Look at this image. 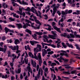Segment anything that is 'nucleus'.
<instances>
[{
    "mask_svg": "<svg viewBox=\"0 0 80 80\" xmlns=\"http://www.w3.org/2000/svg\"><path fill=\"white\" fill-rule=\"evenodd\" d=\"M51 33H52L53 35H48V37L50 38H52V39H53V40H55L56 39V37L57 36L56 33H55V32H54L53 31H51Z\"/></svg>",
    "mask_w": 80,
    "mask_h": 80,
    "instance_id": "3",
    "label": "nucleus"
},
{
    "mask_svg": "<svg viewBox=\"0 0 80 80\" xmlns=\"http://www.w3.org/2000/svg\"><path fill=\"white\" fill-rule=\"evenodd\" d=\"M18 35H19V36H21V37H23V34L19 33L18 34Z\"/></svg>",
    "mask_w": 80,
    "mask_h": 80,
    "instance_id": "56",
    "label": "nucleus"
},
{
    "mask_svg": "<svg viewBox=\"0 0 80 80\" xmlns=\"http://www.w3.org/2000/svg\"><path fill=\"white\" fill-rule=\"evenodd\" d=\"M12 57H13V58L12 59V62H13V61H14L15 59H16L17 58V56L15 55V54H12Z\"/></svg>",
    "mask_w": 80,
    "mask_h": 80,
    "instance_id": "29",
    "label": "nucleus"
},
{
    "mask_svg": "<svg viewBox=\"0 0 80 80\" xmlns=\"http://www.w3.org/2000/svg\"><path fill=\"white\" fill-rule=\"evenodd\" d=\"M12 5L14 7H15V5H17V4H16V3L14 2H12Z\"/></svg>",
    "mask_w": 80,
    "mask_h": 80,
    "instance_id": "52",
    "label": "nucleus"
},
{
    "mask_svg": "<svg viewBox=\"0 0 80 80\" xmlns=\"http://www.w3.org/2000/svg\"><path fill=\"white\" fill-rule=\"evenodd\" d=\"M36 48H34V55L32 54V52H29L28 53V55L30 57H31L32 58H35L36 60L39 61V64L40 67L42 65V57L41 56V54L40 53H38V55L37 56V52H36Z\"/></svg>",
    "mask_w": 80,
    "mask_h": 80,
    "instance_id": "1",
    "label": "nucleus"
},
{
    "mask_svg": "<svg viewBox=\"0 0 80 80\" xmlns=\"http://www.w3.org/2000/svg\"><path fill=\"white\" fill-rule=\"evenodd\" d=\"M39 69V65L38 64L36 66V70L37 72L38 71V70Z\"/></svg>",
    "mask_w": 80,
    "mask_h": 80,
    "instance_id": "51",
    "label": "nucleus"
},
{
    "mask_svg": "<svg viewBox=\"0 0 80 80\" xmlns=\"http://www.w3.org/2000/svg\"><path fill=\"white\" fill-rule=\"evenodd\" d=\"M11 80H14V79H15V78L14 76H11Z\"/></svg>",
    "mask_w": 80,
    "mask_h": 80,
    "instance_id": "54",
    "label": "nucleus"
},
{
    "mask_svg": "<svg viewBox=\"0 0 80 80\" xmlns=\"http://www.w3.org/2000/svg\"><path fill=\"white\" fill-rule=\"evenodd\" d=\"M13 62H10V65L11 66V68H10V71L12 74H13V70H14V68L13 67H12L13 66Z\"/></svg>",
    "mask_w": 80,
    "mask_h": 80,
    "instance_id": "8",
    "label": "nucleus"
},
{
    "mask_svg": "<svg viewBox=\"0 0 80 80\" xmlns=\"http://www.w3.org/2000/svg\"><path fill=\"white\" fill-rule=\"evenodd\" d=\"M68 3L72 4V0H67Z\"/></svg>",
    "mask_w": 80,
    "mask_h": 80,
    "instance_id": "60",
    "label": "nucleus"
},
{
    "mask_svg": "<svg viewBox=\"0 0 80 80\" xmlns=\"http://www.w3.org/2000/svg\"><path fill=\"white\" fill-rule=\"evenodd\" d=\"M25 11H28V12H27V14H28L29 15H30L31 14L30 12V11L31 10V9L30 8L28 7L27 8L25 9Z\"/></svg>",
    "mask_w": 80,
    "mask_h": 80,
    "instance_id": "21",
    "label": "nucleus"
},
{
    "mask_svg": "<svg viewBox=\"0 0 80 80\" xmlns=\"http://www.w3.org/2000/svg\"><path fill=\"white\" fill-rule=\"evenodd\" d=\"M14 43L15 44H16V45H17L18 43H20V41H19V40H18V39H16Z\"/></svg>",
    "mask_w": 80,
    "mask_h": 80,
    "instance_id": "36",
    "label": "nucleus"
},
{
    "mask_svg": "<svg viewBox=\"0 0 80 80\" xmlns=\"http://www.w3.org/2000/svg\"><path fill=\"white\" fill-rule=\"evenodd\" d=\"M29 43H31L32 45H34V44H36V43H38V42L34 41H31L29 42Z\"/></svg>",
    "mask_w": 80,
    "mask_h": 80,
    "instance_id": "23",
    "label": "nucleus"
},
{
    "mask_svg": "<svg viewBox=\"0 0 80 80\" xmlns=\"http://www.w3.org/2000/svg\"><path fill=\"white\" fill-rule=\"evenodd\" d=\"M23 28H27V27L28 26L30 27V25L28 23H26V24H25V23L23 22Z\"/></svg>",
    "mask_w": 80,
    "mask_h": 80,
    "instance_id": "17",
    "label": "nucleus"
},
{
    "mask_svg": "<svg viewBox=\"0 0 80 80\" xmlns=\"http://www.w3.org/2000/svg\"><path fill=\"white\" fill-rule=\"evenodd\" d=\"M48 73V69L47 68H46L45 69L44 72V75L46 77H47V74Z\"/></svg>",
    "mask_w": 80,
    "mask_h": 80,
    "instance_id": "18",
    "label": "nucleus"
},
{
    "mask_svg": "<svg viewBox=\"0 0 80 80\" xmlns=\"http://www.w3.org/2000/svg\"><path fill=\"white\" fill-rule=\"evenodd\" d=\"M37 45V47H38V48L39 49L38 50L37 48H36V52H37V53L38 52H41V51H42V48H41V46L40 45L38 44Z\"/></svg>",
    "mask_w": 80,
    "mask_h": 80,
    "instance_id": "9",
    "label": "nucleus"
},
{
    "mask_svg": "<svg viewBox=\"0 0 80 80\" xmlns=\"http://www.w3.org/2000/svg\"><path fill=\"white\" fill-rule=\"evenodd\" d=\"M0 52H6V49H3L2 48L0 47Z\"/></svg>",
    "mask_w": 80,
    "mask_h": 80,
    "instance_id": "37",
    "label": "nucleus"
},
{
    "mask_svg": "<svg viewBox=\"0 0 80 80\" xmlns=\"http://www.w3.org/2000/svg\"><path fill=\"white\" fill-rule=\"evenodd\" d=\"M54 65H56V63L54 62H52L51 63V64L50 66H54Z\"/></svg>",
    "mask_w": 80,
    "mask_h": 80,
    "instance_id": "61",
    "label": "nucleus"
},
{
    "mask_svg": "<svg viewBox=\"0 0 80 80\" xmlns=\"http://www.w3.org/2000/svg\"><path fill=\"white\" fill-rule=\"evenodd\" d=\"M70 38H74L75 37L74 35L70 33Z\"/></svg>",
    "mask_w": 80,
    "mask_h": 80,
    "instance_id": "49",
    "label": "nucleus"
},
{
    "mask_svg": "<svg viewBox=\"0 0 80 80\" xmlns=\"http://www.w3.org/2000/svg\"><path fill=\"white\" fill-rule=\"evenodd\" d=\"M38 13H39V14H38V13H37L36 11V12L35 13V14H36V15L37 16H38V17H39L40 18H42V16H41V12H40V11H38Z\"/></svg>",
    "mask_w": 80,
    "mask_h": 80,
    "instance_id": "24",
    "label": "nucleus"
},
{
    "mask_svg": "<svg viewBox=\"0 0 80 80\" xmlns=\"http://www.w3.org/2000/svg\"><path fill=\"white\" fill-rule=\"evenodd\" d=\"M7 53L8 54V57H10V51H8V52Z\"/></svg>",
    "mask_w": 80,
    "mask_h": 80,
    "instance_id": "58",
    "label": "nucleus"
},
{
    "mask_svg": "<svg viewBox=\"0 0 80 80\" xmlns=\"http://www.w3.org/2000/svg\"><path fill=\"white\" fill-rule=\"evenodd\" d=\"M43 38H45V40H46V41H47V40H48V38H49V37H48L46 35H44L43 36H42Z\"/></svg>",
    "mask_w": 80,
    "mask_h": 80,
    "instance_id": "32",
    "label": "nucleus"
},
{
    "mask_svg": "<svg viewBox=\"0 0 80 80\" xmlns=\"http://www.w3.org/2000/svg\"><path fill=\"white\" fill-rule=\"evenodd\" d=\"M28 66L26 68V70L27 71H28V75L29 77H30V72L32 74V69H31V68H30V63H28Z\"/></svg>",
    "mask_w": 80,
    "mask_h": 80,
    "instance_id": "4",
    "label": "nucleus"
},
{
    "mask_svg": "<svg viewBox=\"0 0 80 80\" xmlns=\"http://www.w3.org/2000/svg\"><path fill=\"white\" fill-rule=\"evenodd\" d=\"M5 39H6V38L5 37V36H2V40H5Z\"/></svg>",
    "mask_w": 80,
    "mask_h": 80,
    "instance_id": "63",
    "label": "nucleus"
},
{
    "mask_svg": "<svg viewBox=\"0 0 80 80\" xmlns=\"http://www.w3.org/2000/svg\"><path fill=\"white\" fill-rule=\"evenodd\" d=\"M73 22V19H69L67 21V22Z\"/></svg>",
    "mask_w": 80,
    "mask_h": 80,
    "instance_id": "50",
    "label": "nucleus"
},
{
    "mask_svg": "<svg viewBox=\"0 0 80 80\" xmlns=\"http://www.w3.org/2000/svg\"><path fill=\"white\" fill-rule=\"evenodd\" d=\"M31 10V12H33L34 13H35L37 12V10L33 7H32Z\"/></svg>",
    "mask_w": 80,
    "mask_h": 80,
    "instance_id": "25",
    "label": "nucleus"
},
{
    "mask_svg": "<svg viewBox=\"0 0 80 80\" xmlns=\"http://www.w3.org/2000/svg\"><path fill=\"white\" fill-rule=\"evenodd\" d=\"M21 72V68H19L18 69L17 73H20Z\"/></svg>",
    "mask_w": 80,
    "mask_h": 80,
    "instance_id": "53",
    "label": "nucleus"
},
{
    "mask_svg": "<svg viewBox=\"0 0 80 80\" xmlns=\"http://www.w3.org/2000/svg\"><path fill=\"white\" fill-rule=\"evenodd\" d=\"M23 57L21 58V62H19L20 63V65H22V64H23L24 63V61H23Z\"/></svg>",
    "mask_w": 80,
    "mask_h": 80,
    "instance_id": "28",
    "label": "nucleus"
},
{
    "mask_svg": "<svg viewBox=\"0 0 80 80\" xmlns=\"http://www.w3.org/2000/svg\"><path fill=\"white\" fill-rule=\"evenodd\" d=\"M46 51L48 52H48V55H50L53 53V51H51L50 52V51H51V49H50V48H48Z\"/></svg>",
    "mask_w": 80,
    "mask_h": 80,
    "instance_id": "19",
    "label": "nucleus"
},
{
    "mask_svg": "<svg viewBox=\"0 0 80 80\" xmlns=\"http://www.w3.org/2000/svg\"><path fill=\"white\" fill-rule=\"evenodd\" d=\"M31 26L32 28H35V29H39L40 28V26L39 25L37 26V25H36V26H37V27H35L33 26L34 25V23H32V24L31 22Z\"/></svg>",
    "mask_w": 80,
    "mask_h": 80,
    "instance_id": "15",
    "label": "nucleus"
},
{
    "mask_svg": "<svg viewBox=\"0 0 80 80\" xmlns=\"http://www.w3.org/2000/svg\"><path fill=\"white\" fill-rule=\"evenodd\" d=\"M44 26H46V27H48V28H46V30H49V31H51V26L50 25L48 24H44Z\"/></svg>",
    "mask_w": 80,
    "mask_h": 80,
    "instance_id": "22",
    "label": "nucleus"
},
{
    "mask_svg": "<svg viewBox=\"0 0 80 80\" xmlns=\"http://www.w3.org/2000/svg\"><path fill=\"white\" fill-rule=\"evenodd\" d=\"M31 63L32 64L33 66V67H34L35 68H36V66H37V63H36V62L35 61H33V60H31Z\"/></svg>",
    "mask_w": 80,
    "mask_h": 80,
    "instance_id": "20",
    "label": "nucleus"
},
{
    "mask_svg": "<svg viewBox=\"0 0 80 80\" xmlns=\"http://www.w3.org/2000/svg\"><path fill=\"white\" fill-rule=\"evenodd\" d=\"M17 51L16 52V53H20V51L18 50V46L17 45L16 47Z\"/></svg>",
    "mask_w": 80,
    "mask_h": 80,
    "instance_id": "31",
    "label": "nucleus"
},
{
    "mask_svg": "<svg viewBox=\"0 0 80 80\" xmlns=\"http://www.w3.org/2000/svg\"><path fill=\"white\" fill-rule=\"evenodd\" d=\"M61 52H63V53H66V51L63 50H61L58 51L57 53H60Z\"/></svg>",
    "mask_w": 80,
    "mask_h": 80,
    "instance_id": "44",
    "label": "nucleus"
},
{
    "mask_svg": "<svg viewBox=\"0 0 80 80\" xmlns=\"http://www.w3.org/2000/svg\"><path fill=\"white\" fill-rule=\"evenodd\" d=\"M75 46L76 47L77 49L80 50V48L79 47V45L78 44H75Z\"/></svg>",
    "mask_w": 80,
    "mask_h": 80,
    "instance_id": "39",
    "label": "nucleus"
},
{
    "mask_svg": "<svg viewBox=\"0 0 80 80\" xmlns=\"http://www.w3.org/2000/svg\"><path fill=\"white\" fill-rule=\"evenodd\" d=\"M57 40L56 41V43H58V44H60V43H61V41H60V39L57 38Z\"/></svg>",
    "mask_w": 80,
    "mask_h": 80,
    "instance_id": "33",
    "label": "nucleus"
},
{
    "mask_svg": "<svg viewBox=\"0 0 80 80\" xmlns=\"http://www.w3.org/2000/svg\"><path fill=\"white\" fill-rule=\"evenodd\" d=\"M25 53L26 54V56L25 57V58H24V61L25 63H26V64H27L28 63V59L27 58L26 60V58L28 57V54H27V51L25 52Z\"/></svg>",
    "mask_w": 80,
    "mask_h": 80,
    "instance_id": "14",
    "label": "nucleus"
},
{
    "mask_svg": "<svg viewBox=\"0 0 80 80\" xmlns=\"http://www.w3.org/2000/svg\"><path fill=\"white\" fill-rule=\"evenodd\" d=\"M2 7L4 8L5 9L7 8L8 7V5L6 4L5 2H4L2 3Z\"/></svg>",
    "mask_w": 80,
    "mask_h": 80,
    "instance_id": "27",
    "label": "nucleus"
},
{
    "mask_svg": "<svg viewBox=\"0 0 80 80\" xmlns=\"http://www.w3.org/2000/svg\"><path fill=\"white\" fill-rule=\"evenodd\" d=\"M61 36H62L63 37H65L67 36V33H63L61 34Z\"/></svg>",
    "mask_w": 80,
    "mask_h": 80,
    "instance_id": "42",
    "label": "nucleus"
},
{
    "mask_svg": "<svg viewBox=\"0 0 80 80\" xmlns=\"http://www.w3.org/2000/svg\"><path fill=\"white\" fill-rule=\"evenodd\" d=\"M57 13H58V15H59V16H60V15H61V13H60V11H58L57 12Z\"/></svg>",
    "mask_w": 80,
    "mask_h": 80,
    "instance_id": "62",
    "label": "nucleus"
},
{
    "mask_svg": "<svg viewBox=\"0 0 80 80\" xmlns=\"http://www.w3.org/2000/svg\"><path fill=\"white\" fill-rule=\"evenodd\" d=\"M66 44L69 48H73V46L71 44H69V43H66Z\"/></svg>",
    "mask_w": 80,
    "mask_h": 80,
    "instance_id": "30",
    "label": "nucleus"
},
{
    "mask_svg": "<svg viewBox=\"0 0 80 80\" xmlns=\"http://www.w3.org/2000/svg\"><path fill=\"white\" fill-rule=\"evenodd\" d=\"M8 47L10 48H11L12 50H16V46H14V47H13L12 46H8Z\"/></svg>",
    "mask_w": 80,
    "mask_h": 80,
    "instance_id": "26",
    "label": "nucleus"
},
{
    "mask_svg": "<svg viewBox=\"0 0 80 80\" xmlns=\"http://www.w3.org/2000/svg\"><path fill=\"white\" fill-rule=\"evenodd\" d=\"M77 38H80V35H79L77 34L75 36Z\"/></svg>",
    "mask_w": 80,
    "mask_h": 80,
    "instance_id": "64",
    "label": "nucleus"
},
{
    "mask_svg": "<svg viewBox=\"0 0 80 80\" xmlns=\"http://www.w3.org/2000/svg\"><path fill=\"white\" fill-rule=\"evenodd\" d=\"M17 13H18V14H19L20 15H22L23 18H24L25 16V12H20L17 11Z\"/></svg>",
    "mask_w": 80,
    "mask_h": 80,
    "instance_id": "13",
    "label": "nucleus"
},
{
    "mask_svg": "<svg viewBox=\"0 0 80 80\" xmlns=\"http://www.w3.org/2000/svg\"><path fill=\"white\" fill-rule=\"evenodd\" d=\"M69 64H66L62 65V66L65 67V68H67V69H69V68H72L71 66H69Z\"/></svg>",
    "mask_w": 80,
    "mask_h": 80,
    "instance_id": "16",
    "label": "nucleus"
},
{
    "mask_svg": "<svg viewBox=\"0 0 80 80\" xmlns=\"http://www.w3.org/2000/svg\"><path fill=\"white\" fill-rule=\"evenodd\" d=\"M62 45L63 47L65 48H67V46L66 45H65V43L64 42H62Z\"/></svg>",
    "mask_w": 80,
    "mask_h": 80,
    "instance_id": "47",
    "label": "nucleus"
},
{
    "mask_svg": "<svg viewBox=\"0 0 80 80\" xmlns=\"http://www.w3.org/2000/svg\"><path fill=\"white\" fill-rule=\"evenodd\" d=\"M41 44L42 45V47L43 48H44V47H45V45H46V43H44L43 42L41 43Z\"/></svg>",
    "mask_w": 80,
    "mask_h": 80,
    "instance_id": "46",
    "label": "nucleus"
},
{
    "mask_svg": "<svg viewBox=\"0 0 80 80\" xmlns=\"http://www.w3.org/2000/svg\"><path fill=\"white\" fill-rule=\"evenodd\" d=\"M43 70H42V68H39L38 71V73L37 74L38 78H39V77H40V73L41 75H43Z\"/></svg>",
    "mask_w": 80,
    "mask_h": 80,
    "instance_id": "7",
    "label": "nucleus"
},
{
    "mask_svg": "<svg viewBox=\"0 0 80 80\" xmlns=\"http://www.w3.org/2000/svg\"><path fill=\"white\" fill-rule=\"evenodd\" d=\"M25 10V9L23 7L19 8V11L21 12V13H22V10Z\"/></svg>",
    "mask_w": 80,
    "mask_h": 80,
    "instance_id": "41",
    "label": "nucleus"
},
{
    "mask_svg": "<svg viewBox=\"0 0 80 80\" xmlns=\"http://www.w3.org/2000/svg\"><path fill=\"white\" fill-rule=\"evenodd\" d=\"M8 26L9 27H12V28H15V27L14 25H8Z\"/></svg>",
    "mask_w": 80,
    "mask_h": 80,
    "instance_id": "59",
    "label": "nucleus"
},
{
    "mask_svg": "<svg viewBox=\"0 0 80 80\" xmlns=\"http://www.w3.org/2000/svg\"><path fill=\"white\" fill-rule=\"evenodd\" d=\"M43 64L44 65H45V66H47V62L45 61H44L43 62Z\"/></svg>",
    "mask_w": 80,
    "mask_h": 80,
    "instance_id": "57",
    "label": "nucleus"
},
{
    "mask_svg": "<svg viewBox=\"0 0 80 80\" xmlns=\"http://www.w3.org/2000/svg\"><path fill=\"white\" fill-rule=\"evenodd\" d=\"M16 25L18 26V28H22V25L20 23L17 24Z\"/></svg>",
    "mask_w": 80,
    "mask_h": 80,
    "instance_id": "38",
    "label": "nucleus"
},
{
    "mask_svg": "<svg viewBox=\"0 0 80 80\" xmlns=\"http://www.w3.org/2000/svg\"><path fill=\"white\" fill-rule=\"evenodd\" d=\"M64 73H66V74H67V75H70L71 73L69 72V71H68V72H63Z\"/></svg>",
    "mask_w": 80,
    "mask_h": 80,
    "instance_id": "48",
    "label": "nucleus"
},
{
    "mask_svg": "<svg viewBox=\"0 0 80 80\" xmlns=\"http://www.w3.org/2000/svg\"><path fill=\"white\" fill-rule=\"evenodd\" d=\"M59 7L60 4H57L56 6L55 4H54L52 5V7L53 8V12L52 13V16L53 17L54 15H55V14L56 12L57 11V8H59Z\"/></svg>",
    "mask_w": 80,
    "mask_h": 80,
    "instance_id": "2",
    "label": "nucleus"
},
{
    "mask_svg": "<svg viewBox=\"0 0 80 80\" xmlns=\"http://www.w3.org/2000/svg\"><path fill=\"white\" fill-rule=\"evenodd\" d=\"M35 34H34L33 35H32V37L35 40H37V35H42L43 34L42 32H35Z\"/></svg>",
    "mask_w": 80,
    "mask_h": 80,
    "instance_id": "6",
    "label": "nucleus"
},
{
    "mask_svg": "<svg viewBox=\"0 0 80 80\" xmlns=\"http://www.w3.org/2000/svg\"><path fill=\"white\" fill-rule=\"evenodd\" d=\"M5 33L6 34L8 32H9L10 29H9L8 28L6 27L5 28Z\"/></svg>",
    "mask_w": 80,
    "mask_h": 80,
    "instance_id": "35",
    "label": "nucleus"
},
{
    "mask_svg": "<svg viewBox=\"0 0 80 80\" xmlns=\"http://www.w3.org/2000/svg\"><path fill=\"white\" fill-rule=\"evenodd\" d=\"M46 42H47V43H52V42L53 41H52V40H49V41L48 40L46 41Z\"/></svg>",
    "mask_w": 80,
    "mask_h": 80,
    "instance_id": "55",
    "label": "nucleus"
},
{
    "mask_svg": "<svg viewBox=\"0 0 80 80\" xmlns=\"http://www.w3.org/2000/svg\"><path fill=\"white\" fill-rule=\"evenodd\" d=\"M35 22L39 24L40 25H41V23H40V22H39V21L37 19L36 20H35Z\"/></svg>",
    "mask_w": 80,
    "mask_h": 80,
    "instance_id": "43",
    "label": "nucleus"
},
{
    "mask_svg": "<svg viewBox=\"0 0 80 80\" xmlns=\"http://www.w3.org/2000/svg\"><path fill=\"white\" fill-rule=\"evenodd\" d=\"M25 32H28V33H29L30 35H32V32L31 30H28V29H27L25 30Z\"/></svg>",
    "mask_w": 80,
    "mask_h": 80,
    "instance_id": "34",
    "label": "nucleus"
},
{
    "mask_svg": "<svg viewBox=\"0 0 80 80\" xmlns=\"http://www.w3.org/2000/svg\"><path fill=\"white\" fill-rule=\"evenodd\" d=\"M18 2H19L20 4H21L22 5H28V3L27 2H25L24 0H23L22 2L20 1V0H16Z\"/></svg>",
    "mask_w": 80,
    "mask_h": 80,
    "instance_id": "11",
    "label": "nucleus"
},
{
    "mask_svg": "<svg viewBox=\"0 0 80 80\" xmlns=\"http://www.w3.org/2000/svg\"><path fill=\"white\" fill-rule=\"evenodd\" d=\"M56 25V23L55 22H52V26L53 27V28L54 30H56L57 32H59V33H61V31L60 30V28H57L56 26H55V25Z\"/></svg>",
    "mask_w": 80,
    "mask_h": 80,
    "instance_id": "5",
    "label": "nucleus"
},
{
    "mask_svg": "<svg viewBox=\"0 0 80 80\" xmlns=\"http://www.w3.org/2000/svg\"><path fill=\"white\" fill-rule=\"evenodd\" d=\"M42 55L43 57H45V55L46 54H47V50L44 49L42 50Z\"/></svg>",
    "mask_w": 80,
    "mask_h": 80,
    "instance_id": "12",
    "label": "nucleus"
},
{
    "mask_svg": "<svg viewBox=\"0 0 80 80\" xmlns=\"http://www.w3.org/2000/svg\"><path fill=\"white\" fill-rule=\"evenodd\" d=\"M71 74H74L75 73V75H77V71L76 70L72 71L71 72Z\"/></svg>",
    "mask_w": 80,
    "mask_h": 80,
    "instance_id": "40",
    "label": "nucleus"
},
{
    "mask_svg": "<svg viewBox=\"0 0 80 80\" xmlns=\"http://www.w3.org/2000/svg\"><path fill=\"white\" fill-rule=\"evenodd\" d=\"M18 2H19L20 4H21L22 5H28V3L27 2H25L24 0H23L22 2L20 1V0H16Z\"/></svg>",
    "mask_w": 80,
    "mask_h": 80,
    "instance_id": "10",
    "label": "nucleus"
},
{
    "mask_svg": "<svg viewBox=\"0 0 80 80\" xmlns=\"http://www.w3.org/2000/svg\"><path fill=\"white\" fill-rule=\"evenodd\" d=\"M25 21L26 22H27L28 23H31V24H32V22H31L30 21H29L28 20H27V19H25Z\"/></svg>",
    "mask_w": 80,
    "mask_h": 80,
    "instance_id": "45",
    "label": "nucleus"
}]
</instances>
